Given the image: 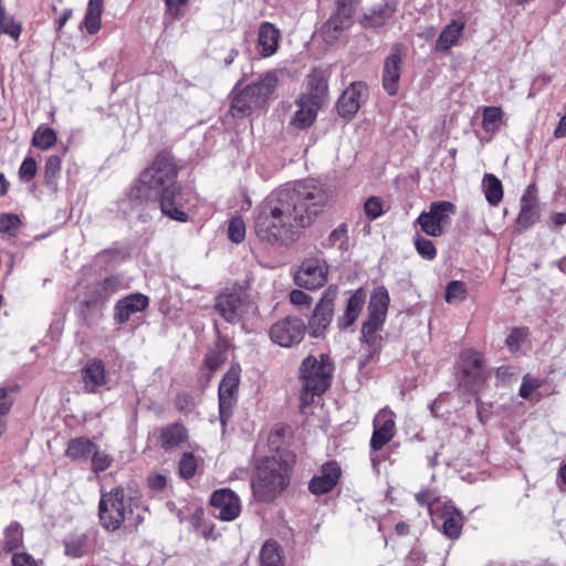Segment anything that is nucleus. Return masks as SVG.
Masks as SVG:
<instances>
[{"label":"nucleus","instance_id":"16","mask_svg":"<svg viewBox=\"0 0 566 566\" xmlns=\"http://www.w3.org/2000/svg\"><path fill=\"white\" fill-rule=\"evenodd\" d=\"M336 292L328 289L316 304L308 322V333L313 337H319L329 326L334 314V301Z\"/></svg>","mask_w":566,"mask_h":566},{"label":"nucleus","instance_id":"57","mask_svg":"<svg viewBox=\"0 0 566 566\" xmlns=\"http://www.w3.org/2000/svg\"><path fill=\"white\" fill-rule=\"evenodd\" d=\"M12 566H38V564L30 554L15 553L12 556Z\"/></svg>","mask_w":566,"mask_h":566},{"label":"nucleus","instance_id":"27","mask_svg":"<svg viewBox=\"0 0 566 566\" xmlns=\"http://www.w3.org/2000/svg\"><path fill=\"white\" fill-rule=\"evenodd\" d=\"M465 28V22L462 20H452L448 23L439 34L434 48L438 52H446L454 46Z\"/></svg>","mask_w":566,"mask_h":566},{"label":"nucleus","instance_id":"46","mask_svg":"<svg viewBox=\"0 0 566 566\" xmlns=\"http://www.w3.org/2000/svg\"><path fill=\"white\" fill-rule=\"evenodd\" d=\"M228 237L233 243H241L245 238V223L241 217L232 218L228 226Z\"/></svg>","mask_w":566,"mask_h":566},{"label":"nucleus","instance_id":"22","mask_svg":"<svg viewBox=\"0 0 566 566\" xmlns=\"http://www.w3.org/2000/svg\"><path fill=\"white\" fill-rule=\"evenodd\" d=\"M149 305V298L142 293H133L118 300L114 306V321L125 324L130 316L145 311Z\"/></svg>","mask_w":566,"mask_h":566},{"label":"nucleus","instance_id":"44","mask_svg":"<svg viewBox=\"0 0 566 566\" xmlns=\"http://www.w3.org/2000/svg\"><path fill=\"white\" fill-rule=\"evenodd\" d=\"M541 385L542 380L538 378L532 377L531 375H525L522 379L518 395L523 399L538 401L539 397H534V392L541 387Z\"/></svg>","mask_w":566,"mask_h":566},{"label":"nucleus","instance_id":"13","mask_svg":"<svg viewBox=\"0 0 566 566\" xmlns=\"http://www.w3.org/2000/svg\"><path fill=\"white\" fill-rule=\"evenodd\" d=\"M239 382L240 368L239 366H232L219 385V412L222 426L227 423L232 415V409L237 401Z\"/></svg>","mask_w":566,"mask_h":566},{"label":"nucleus","instance_id":"1","mask_svg":"<svg viewBox=\"0 0 566 566\" xmlns=\"http://www.w3.org/2000/svg\"><path fill=\"white\" fill-rule=\"evenodd\" d=\"M329 200L314 180H301L272 191L255 209L254 233L269 244L289 245L310 227Z\"/></svg>","mask_w":566,"mask_h":566},{"label":"nucleus","instance_id":"29","mask_svg":"<svg viewBox=\"0 0 566 566\" xmlns=\"http://www.w3.org/2000/svg\"><path fill=\"white\" fill-rule=\"evenodd\" d=\"M365 304V295L358 290L352 294L347 301L344 314L338 318V327L345 329L349 327L359 316Z\"/></svg>","mask_w":566,"mask_h":566},{"label":"nucleus","instance_id":"30","mask_svg":"<svg viewBox=\"0 0 566 566\" xmlns=\"http://www.w3.org/2000/svg\"><path fill=\"white\" fill-rule=\"evenodd\" d=\"M440 517L443 520V534L449 538H458L463 526L461 513L455 507L446 505L440 514Z\"/></svg>","mask_w":566,"mask_h":566},{"label":"nucleus","instance_id":"3","mask_svg":"<svg viewBox=\"0 0 566 566\" xmlns=\"http://www.w3.org/2000/svg\"><path fill=\"white\" fill-rule=\"evenodd\" d=\"M146 507L138 491L123 486L113 488L101 495L98 518L103 528L115 532L123 527L136 530L145 518Z\"/></svg>","mask_w":566,"mask_h":566},{"label":"nucleus","instance_id":"12","mask_svg":"<svg viewBox=\"0 0 566 566\" xmlns=\"http://www.w3.org/2000/svg\"><path fill=\"white\" fill-rule=\"evenodd\" d=\"M216 313L229 324H238L243 317V296L239 287L222 290L214 298Z\"/></svg>","mask_w":566,"mask_h":566},{"label":"nucleus","instance_id":"50","mask_svg":"<svg viewBox=\"0 0 566 566\" xmlns=\"http://www.w3.org/2000/svg\"><path fill=\"white\" fill-rule=\"evenodd\" d=\"M415 245H416V250L417 252L424 259L427 260H433L436 254H437V250L434 248V244L432 243V241H430L429 239H426L423 237H416L415 238Z\"/></svg>","mask_w":566,"mask_h":566},{"label":"nucleus","instance_id":"8","mask_svg":"<svg viewBox=\"0 0 566 566\" xmlns=\"http://www.w3.org/2000/svg\"><path fill=\"white\" fill-rule=\"evenodd\" d=\"M126 289L124 276L112 274L95 281L86 287L83 305L87 311L103 307L115 294Z\"/></svg>","mask_w":566,"mask_h":566},{"label":"nucleus","instance_id":"41","mask_svg":"<svg viewBox=\"0 0 566 566\" xmlns=\"http://www.w3.org/2000/svg\"><path fill=\"white\" fill-rule=\"evenodd\" d=\"M18 386L0 387V437L7 430L6 416L9 413L13 399L10 397L11 392H14Z\"/></svg>","mask_w":566,"mask_h":566},{"label":"nucleus","instance_id":"35","mask_svg":"<svg viewBox=\"0 0 566 566\" xmlns=\"http://www.w3.org/2000/svg\"><path fill=\"white\" fill-rule=\"evenodd\" d=\"M23 543V530L18 522H12L3 531V537L0 539L2 551L12 552L19 548Z\"/></svg>","mask_w":566,"mask_h":566},{"label":"nucleus","instance_id":"56","mask_svg":"<svg viewBox=\"0 0 566 566\" xmlns=\"http://www.w3.org/2000/svg\"><path fill=\"white\" fill-rule=\"evenodd\" d=\"M290 301L294 305L310 307L312 298L301 290H293L290 293Z\"/></svg>","mask_w":566,"mask_h":566},{"label":"nucleus","instance_id":"5","mask_svg":"<svg viewBox=\"0 0 566 566\" xmlns=\"http://www.w3.org/2000/svg\"><path fill=\"white\" fill-rule=\"evenodd\" d=\"M333 371V361L326 354H321L319 358L310 355L303 359L300 366V377L303 380L300 398L303 410L313 403L315 396L327 390Z\"/></svg>","mask_w":566,"mask_h":566},{"label":"nucleus","instance_id":"64","mask_svg":"<svg viewBox=\"0 0 566 566\" xmlns=\"http://www.w3.org/2000/svg\"><path fill=\"white\" fill-rule=\"evenodd\" d=\"M396 533L399 534V535H406L409 531V526L407 523L405 522H399L396 524Z\"/></svg>","mask_w":566,"mask_h":566},{"label":"nucleus","instance_id":"53","mask_svg":"<svg viewBox=\"0 0 566 566\" xmlns=\"http://www.w3.org/2000/svg\"><path fill=\"white\" fill-rule=\"evenodd\" d=\"M0 30L14 40H18L21 33V27L14 22L12 17L9 15H2L0 21Z\"/></svg>","mask_w":566,"mask_h":566},{"label":"nucleus","instance_id":"10","mask_svg":"<svg viewBox=\"0 0 566 566\" xmlns=\"http://www.w3.org/2000/svg\"><path fill=\"white\" fill-rule=\"evenodd\" d=\"M455 212V207L449 201L432 202L429 211H423L417 219L421 230L430 237H440L444 227L450 222V216Z\"/></svg>","mask_w":566,"mask_h":566},{"label":"nucleus","instance_id":"54","mask_svg":"<svg viewBox=\"0 0 566 566\" xmlns=\"http://www.w3.org/2000/svg\"><path fill=\"white\" fill-rule=\"evenodd\" d=\"M367 217L371 220L377 219L382 214V205L376 197L369 198L364 206Z\"/></svg>","mask_w":566,"mask_h":566},{"label":"nucleus","instance_id":"49","mask_svg":"<svg viewBox=\"0 0 566 566\" xmlns=\"http://www.w3.org/2000/svg\"><path fill=\"white\" fill-rule=\"evenodd\" d=\"M528 336L527 328L515 327L506 337V345L511 352H517Z\"/></svg>","mask_w":566,"mask_h":566},{"label":"nucleus","instance_id":"14","mask_svg":"<svg viewBox=\"0 0 566 566\" xmlns=\"http://www.w3.org/2000/svg\"><path fill=\"white\" fill-rule=\"evenodd\" d=\"M403 59V45L396 43L391 46L389 55L384 61L382 87L390 96H395L398 93Z\"/></svg>","mask_w":566,"mask_h":566},{"label":"nucleus","instance_id":"43","mask_svg":"<svg viewBox=\"0 0 566 566\" xmlns=\"http://www.w3.org/2000/svg\"><path fill=\"white\" fill-rule=\"evenodd\" d=\"M467 286L461 281H451L446 286V301L449 304H459L467 297Z\"/></svg>","mask_w":566,"mask_h":566},{"label":"nucleus","instance_id":"37","mask_svg":"<svg viewBox=\"0 0 566 566\" xmlns=\"http://www.w3.org/2000/svg\"><path fill=\"white\" fill-rule=\"evenodd\" d=\"M104 0H90L87 3L84 25L90 34H95L101 29V14Z\"/></svg>","mask_w":566,"mask_h":566},{"label":"nucleus","instance_id":"51","mask_svg":"<svg viewBox=\"0 0 566 566\" xmlns=\"http://www.w3.org/2000/svg\"><path fill=\"white\" fill-rule=\"evenodd\" d=\"M166 19L176 20L184 15V7L188 0H164Z\"/></svg>","mask_w":566,"mask_h":566},{"label":"nucleus","instance_id":"23","mask_svg":"<svg viewBox=\"0 0 566 566\" xmlns=\"http://www.w3.org/2000/svg\"><path fill=\"white\" fill-rule=\"evenodd\" d=\"M366 85L361 82L350 84L337 102L338 114L344 118L353 117L359 109Z\"/></svg>","mask_w":566,"mask_h":566},{"label":"nucleus","instance_id":"2","mask_svg":"<svg viewBox=\"0 0 566 566\" xmlns=\"http://www.w3.org/2000/svg\"><path fill=\"white\" fill-rule=\"evenodd\" d=\"M177 176L178 168L174 156L167 150L159 151L151 165L142 171L136 197L157 200L163 214L172 220L186 222L188 214L176 203V197L181 190Z\"/></svg>","mask_w":566,"mask_h":566},{"label":"nucleus","instance_id":"48","mask_svg":"<svg viewBox=\"0 0 566 566\" xmlns=\"http://www.w3.org/2000/svg\"><path fill=\"white\" fill-rule=\"evenodd\" d=\"M90 459L92 461V470L96 473L107 470L113 462V458L106 452L99 451L97 444H95V452H92Z\"/></svg>","mask_w":566,"mask_h":566},{"label":"nucleus","instance_id":"58","mask_svg":"<svg viewBox=\"0 0 566 566\" xmlns=\"http://www.w3.org/2000/svg\"><path fill=\"white\" fill-rule=\"evenodd\" d=\"M167 484V479L164 474L151 473L148 476V485L153 491H163Z\"/></svg>","mask_w":566,"mask_h":566},{"label":"nucleus","instance_id":"45","mask_svg":"<svg viewBox=\"0 0 566 566\" xmlns=\"http://www.w3.org/2000/svg\"><path fill=\"white\" fill-rule=\"evenodd\" d=\"M198 461L192 452H185L179 460V474L182 479L192 478L197 471Z\"/></svg>","mask_w":566,"mask_h":566},{"label":"nucleus","instance_id":"20","mask_svg":"<svg viewBox=\"0 0 566 566\" xmlns=\"http://www.w3.org/2000/svg\"><path fill=\"white\" fill-rule=\"evenodd\" d=\"M357 0H338L335 13L323 27V34L326 41L337 38L338 33L349 27L354 12V3Z\"/></svg>","mask_w":566,"mask_h":566},{"label":"nucleus","instance_id":"6","mask_svg":"<svg viewBox=\"0 0 566 566\" xmlns=\"http://www.w3.org/2000/svg\"><path fill=\"white\" fill-rule=\"evenodd\" d=\"M276 83V74L268 72L241 91L235 86L232 91L231 114L234 117H244L261 108L274 92Z\"/></svg>","mask_w":566,"mask_h":566},{"label":"nucleus","instance_id":"40","mask_svg":"<svg viewBox=\"0 0 566 566\" xmlns=\"http://www.w3.org/2000/svg\"><path fill=\"white\" fill-rule=\"evenodd\" d=\"M503 118V112L500 107L486 106L483 109L482 127L488 133H496L500 130Z\"/></svg>","mask_w":566,"mask_h":566},{"label":"nucleus","instance_id":"38","mask_svg":"<svg viewBox=\"0 0 566 566\" xmlns=\"http://www.w3.org/2000/svg\"><path fill=\"white\" fill-rule=\"evenodd\" d=\"M260 566H283L282 554L275 541H266L260 552Z\"/></svg>","mask_w":566,"mask_h":566},{"label":"nucleus","instance_id":"39","mask_svg":"<svg viewBox=\"0 0 566 566\" xmlns=\"http://www.w3.org/2000/svg\"><path fill=\"white\" fill-rule=\"evenodd\" d=\"M324 249L337 248L339 251L347 250L348 245V228L345 223L339 224L335 228L329 235L322 241Z\"/></svg>","mask_w":566,"mask_h":566},{"label":"nucleus","instance_id":"19","mask_svg":"<svg viewBox=\"0 0 566 566\" xmlns=\"http://www.w3.org/2000/svg\"><path fill=\"white\" fill-rule=\"evenodd\" d=\"M210 504L213 515L221 521H233L241 512L239 496L230 489H220L212 493Z\"/></svg>","mask_w":566,"mask_h":566},{"label":"nucleus","instance_id":"18","mask_svg":"<svg viewBox=\"0 0 566 566\" xmlns=\"http://www.w3.org/2000/svg\"><path fill=\"white\" fill-rule=\"evenodd\" d=\"M373 436L370 439V449L380 450L396 434L395 413L389 408L380 409L373 420Z\"/></svg>","mask_w":566,"mask_h":566},{"label":"nucleus","instance_id":"21","mask_svg":"<svg viewBox=\"0 0 566 566\" xmlns=\"http://www.w3.org/2000/svg\"><path fill=\"white\" fill-rule=\"evenodd\" d=\"M340 474L339 464L335 461H329L323 464L319 473L311 479L308 490L315 495L328 493L338 483Z\"/></svg>","mask_w":566,"mask_h":566},{"label":"nucleus","instance_id":"9","mask_svg":"<svg viewBox=\"0 0 566 566\" xmlns=\"http://www.w3.org/2000/svg\"><path fill=\"white\" fill-rule=\"evenodd\" d=\"M329 265L319 256L305 258L294 272V283L305 290H316L327 282Z\"/></svg>","mask_w":566,"mask_h":566},{"label":"nucleus","instance_id":"15","mask_svg":"<svg viewBox=\"0 0 566 566\" xmlns=\"http://www.w3.org/2000/svg\"><path fill=\"white\" fill-rule=\"evenodd\" d=\"M315 95H302L296 101V111L291 119V125L298 129L310 127L316 119L318 93L322 94L326 90V83L319 80L315 85Z\"/></svg>","mask_w":566,"mask_h":566},{"label":"nucleus","instance_id":"62","mask_svg":"<svg viewBox=\"0 0 566 566\" xmlns=\"http://www.w3.org/2000/svg\"><path fill=\"white\" fill-rule=\"evenodd\" d=\"M554 136L556 138H562L566 136V117H562L557 127L555 128Z\"/></svg>","mask_w":566,"mask_h":566},{"label":"nucleus","instance_id":"25","mask_svg":"<svg viewBox=\"0 0 566 566\" xmlns=\"http://www.w3.org/2000/svg\"><path fill=\"white\" fill-rule=\"evenodd\" d=\"M82 378L87 392H96L99 387L106 385V370L103 360L88 359L82 369Z\"/></svg>","mask_w":566,"mask_h":566},{"label":"nucleus","instance_id":"63","mask_svg":"<svg viewBox=\"0 0 566 566\" xmlns=\"http://www.w3.org/2000/svg\"><path fill=\"white\" fill-rule=\"evenodd\" d=\"M553 222L556 224V226H563L566 223V213L564 212H558V213H555L553 216Z\"/></svg>","mask_w":566,"mask_h":566},{"label":"nucleus","instance_id":"4","mask_svg":"<svg viewBox=\"0 0 566 566\" xmlns=\"http://www.w3.org/2000/svg\"><path fill=\"white\" fill-rule=\"evenodd\" d=\"M293 457L276 454L259 461L251 480L253 497L260 503L273 502L289 486Z\"/></svg>","mask_w":566,"mask_h":566},{"label":"nucleus","instance_id":"47","mask_svg":"<svg viewBox=\"0 0 566 566\" xmlns=\"http://www.w3.org/2000/svg\"><path fill=\"white\" fill-rule=\"evenodd\" d=\"M21 226L20 218L14 213H2L0 216V232L13 237Z\"/></svg>","mask_w":566,"mask_h":566},{"label":"nucleus","instance_id":"61","mask_svg":"<svg viewBox=\"0 0 566 566\" xmlns=\"http://www.w3.org/2000/svg\"><path fill=\"white\" fill-rule=\"evenodd\" d=\"M72 14V9L67 8L63 10L59 19L56 20V31H60L65 25V23L71 19Z\"/></svg>","mask_w":566,"mask_h":566},{"label":"nucleus","instance_id":"11","mask_svg":"<svg viewBox=\"0 0 566 566\" xmlns=\"http://www.w3.org/2000/svg\"><path fill=\"white\" fill-rule=\"evenodd\" d=\"M305 323L296 316H286L275 322L269 332L273 343L282 347H291L298 344L305 334Z\"/></svg>","mask_w":566,"mask_h":566},{"label":"nucleus","instance_id":"59","mask_svg":"<svg viewBox=\"0 0 566 566\" xmlns=\"http://www.w3.org/2000/svg\"><path fill=\"white\" fill-rule=\"evenodd\" d=\"M222 364V357L219 353H209L206 357V365L210 370H217Z\"/></svg>","mask_w":566,"mask_h":566},{"label":"nucleus","instance_id":"52","mask_svg":"<svg viewBox=\"0 0 566 566\" xmlns=\"http://www.w3.org/2000/svg\"><path fill=\"white\" fill-rule=\"evenodd\" d=\"M38 171L36 161L32 157H27L20 168H19V177L22 181L28 182L34 178Z\"/></svg>","mask_w":566,"mask_h":566},{"label":"nucleus","instance_id":"33","mask_svg":"<svg viewBox=\"0 0 566 566\" xmlns=\"http://www.w3.org/2000/svg\"><path fill=\"white\" fill-rule=\"evenodd\" d=\"M61 166L62 159L59 155H51L46 158L43 172L44 185L53 192L59 190Z\"/></svg>","mask_w":566,"mask_h":566},{"label":"nucleus","instance_id":"32","mask_svg":"<svg viewBox=\"0 0 566 566\" xmlns=\"http://www.w3.org/2000/svg\"><path fill=\"white\" fill-rule=\"evenodd\" d=\"M64 554L71 558H82L91 551L90 538L85 534H72L64 539Z\"/></svg>","mask_w":566,"mask_h":566},{"label":"nucleus","instance_id":"7","mask_svg":"<svg viewBox=\"0 0 566 566\" xmlns=\"http://www.w3.org/2000/svg\"><path fill=\"white\" fill-rule=\"evenodd\" d=\"M389 301V293L384 286L374 290L370 296L368 317L361 327V338L371 347L377 344V332L381 329L386 321Z\"/></svg>","mask_w":566,"mask_h":566},{"label":"nucleus","instance_id":"36","mask_svg":"<svg viewBox=\"0 0 566 566\" xmlns=\"http://www.w3.org/2000/svg\"><path fill=\"white\" fill-rule=\"evenodd\" d=\"M485 199L491 206H497L503 198V187L501 180L492 175L485 174L482 180Z\"/></svg>","mask_w":566,"mask_h":566},{"label":"nucleus","instance_id":"17","mask_svg":"<svg viewBox=\"0 0 566 566\" xmlns=\"http://www.w3.org/2000/svg\"><path fill=\"white\" fill-rule=\"evenodd\" d=\"M460 386L473 391L484 380L482 356L474 350H464L460 356Z\"/></svg>","mask_w":566,"mask_h":566},{"label":"nucleus","instance_id":"34","mask_svg":"<svg viewBox=\"0 0 566 566\" xmlns=\"http://www.w3.org/2000/svg\"><path fill=\"white\" fill-rule=\"evenodd\" d=\"M537 217L535 200L531 196V187H528L526 193L523 195L521 199V211L517 217V224L524 229L528 228L536 221Z\"/></svg>","mask_w":566,"mask_h":566},{"label":"nucleus","instance_id":"42","mask_svg":"<svg viewBox=\"0 0 566 566\" xmlns=\"http://www.w3.org/2000/svg\"><path fill=\"white\" fill-rule=\"evenodd\" d=\"M55 143H56V134H55L54 129L46 127V126H40L34 132L33 137H32V145L42 150L49 149Z\"/></svg>","mask_w":566,"mask_h":566},{"label":"nucleus","instance_id":"26","mask_svg":"<svg viewBox=\"0 0 566 566\" xmlns=\"http://www.w3.org/2000/svg\"><path fill=\"white\" fill-rule=\"evenodd\" d=\"M188 439V431L184 424L176 422L159 429L158 443L161 449L168 451L179 447Z\"/></svg>","mask_w":566,"mask_h":566},{"label":"nucleus","instance_id":"28","mask_svg":"<svg viewBox=\"0 0 566 566\" xmlns=\"http://www.w3.org/2000/svg\"><path fill=\"white\" fill-rule=\"evenodd\" d=\"M280 31L270 22H263L259 28V45L261 55L268 57L273 55L279 46Z\"/></svg>","mask_w":566,"mask_h":566},{"label":"nucleus","instance_id":"31","mask_svg":"<svg viewBox=\"0 0 566 566\" xmlns=\"http://www.w3.org/2000/svg\"><path fill=\"white\" fill-rule=\"evenodd\" d=\"M65 452L73 461L86 462L95 452V443L85 437L75 438L70 440Z\"/></svg>","mask_w":566,"mask_h":566},{"label":"nucleus","instance_id":"60","mask_svg":"<svg viewBox=\"0 0 566 566\" xmlns=\"http://www.w3.org/2000/svg\"><path fill=\"white\" fill-rule=\"evenodd\" d=\"M416 501L420 504V505H427V506H431L432 505V501H433V495L430 491L426 490V491H421L419 493L416 494Z\"/></svg>","mask_w":566,"mask_h":566},{"label":"nucleus","instance_id":"24","mask_svg":"<svg viewBox=\"0 0 566 566\" xmlns=\"http://www.w3.org/2000/svg\"><path fill=\"white\" fill-rule=\"evenodd\" d=\"M396 10L395 1L381 0L363 14L360 23L365 28H380L394 15Z\"/></svg>","mask_w":566,"mask_h":566},{"label":"nucleus","instance_id":"55","mask_svg":"<svg viewBox=\"0 0 566 566\" xmlns=\"http://www.w3.org/2000/svg\"><path fill=\"white\" fill-rule=\"evenodd\" d=\"M175 406L179 411L189 412L195 406V400L189 394L181 392L177 395Z\"/></svg>","mask_w":566,"mask_h":566}]
</instances>
